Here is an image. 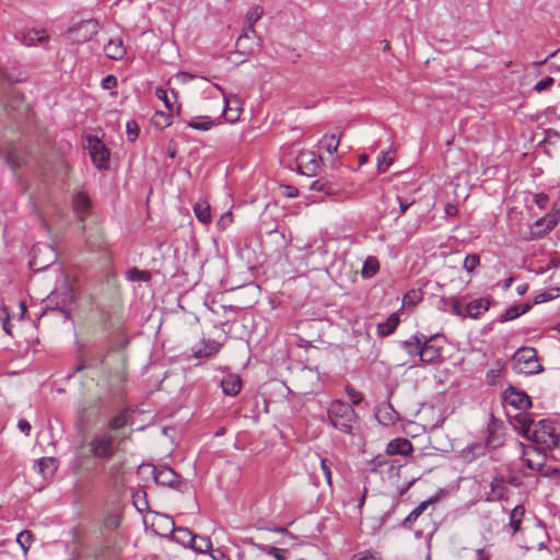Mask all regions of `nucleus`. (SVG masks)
<instances>
[{"label": "nucleus", "instance_id": "obj_11", "mask_svg": "<svg viewBox=\"0 0 560 560\" xmlns=\"http://www.w3.org/2000/svg\"><path fill=\"white\" fill-rule=\"evenodd\" d=\"M503 399L506 405L512 406L517 410H526L532 406L529 396L525 392L518 390L513 386H510L504 390Z\"/></svg>", "mask_w": 560, "mask_h": 560}, {"label": "nucleus", "instance_id": "obj_48", "mask_svg": "<svg viewBox=\"0 0 560 560\" xmlns=\"http://www.w3.org/2000/svg\"><path fill=\"white\" fill-rule=\"evenodd\" d=\"M176 532L179 535L177 537V540H179L182 542H185L187 540V541H189V544H191L192 541L197 540V535H194L192 532L188 528L179 527L176 529Z\"/></svg>", "mask_w": 560, "mask_h": 560}, {"label": "nucleus", "instance_id": "obj_20", "mask_svg": "<svg viewBox=\"0 0 560 560\" xmlns=\"http://www.w3.org/2000/svg\"><path fill=\"white\" fill-rule=\"evenodd\" d=\"M184 124L199 131H208L217 125L215 120L210 116H195L189 120H184Z\"/></svg>", "mask_w": 560, "mask_h": 560}, {"label": "nucleus", "instance_id": "obj_58", "mask_svg": "<svg viewBox=\"0 0 560 560\" xmlns=\"http://www.w3.org/2000/svg\"><path fill=\"white\" fill-rule=\"evenodd\" d=\"M212 560H232L224 551L220 548L212 549L209 553Z\"/></svg>", "mask_w": 560, "mask_h": 560}, {"label": "nucleus", "instance_id": "obj_61", "mask_svg": "<svg viewBox=\"0 0 560 560\" xmlns=\"http://www.w3.org/2000/svg\"><path fill=\"white\" fill-rule=\"evenodd\" d=\"M18 428L25 434L30 435L31 433V423L25 419H20L18 422Z\"/></svg>", "mask_w": 560, "mask_h": 560}, {"label": "nucleus", "instance_id": "obj_62", "mask_svg": "<svg viewBox=\"0 0 560 560\" xmlns=\"http://www.w3.org/2000/svg\"><path fill=\"white\" fill-rule=\"evenodd\" d=\"M445 214L450 217H455L458 213V207L456 203L448 202L445 206Z\"/></svg>", "mask_w": 560, "mask_h": 560}, {"label": "nucleus", "instance_id": "obj_10", "mask_svg": "<svg viewBox=\"0 0 560 560\" xmlns=\"http://www.w3.org/2000/svg\"><path fill=\"white\" fill-rule=\"evenodd\" d=\"M298 171L306 176H315L319 170V159L313 151H302L295 159Z\"/></svg>", "mask_w": 560, "mask_h": 560}, {"label": "nucleus", "instance_id": "obj_23", "mask_svg": "<svg viewBox=\"0 0 560 560\" xmlns=\"http://www.w3.org/2000/svg\"><path fill=\"white\" fill-rule=\"evenodd\" d=\"M35 468L44 478H48L55 475L57 463L52 457H43L36 462Z\"/></svg>", "mask_w": 560, "mask_h": 560}, {"label": "nucleus", "instance_id": "obj_7", "mask_svg": "<svg viewBox=\"0 0 560 560\" xmlns=\"http://www.w3.org/2000/svg\"><path fill=\"white\" fill-rule=\"evenodd\" d=\"M98 21L89 19L70 27L67 31V36L74 44H84L91 40L98 33Z\"/></svg>", "mask_w": 560, "mask_h": 560}, {"label": "nucleus", "instance_id": "obj_34", "mask_svg": "<svg viewBox=\"0 0 560 560\" xmlns=\"http://www.w3.org/2000/svg\"><path fill=\"white\" fill-rule=\"evenodd\" d=\"M192 550L199 553H210L212 548V541L209 537L197 536V540L190 544Z\"/></svg>", "mask_w": 560, "mask_h": 560}, {"label": "nucleus", "instance_id": "obj_30", "mask_svg": "<svg viewBox=\"0 0 560 560\" xmlns=\"http://www.w3.org/2000/svg\"><path fill=\"white\" fill-rule=\"evenodd\" d=\"M422 339L418 335H412L409 339L401 342V348L411 357H419L422 347Z\"/></svg>", "mask_w": 560, "mask_h": 560}, {"label": "nucleus", "instance_id": "obj_9", "mask_svg": "<svg viewBox=\"0 0 560 560\" xmlns=\"http://www.w3.org/2000/svg\"><path fill=\"white\" fill-rule=\"evenodd\" d=\"M89 151L91 159L98 170H107L109 167V150L97 137H89Z\"/></svg>", "mask_w": 560, "mask_h": 560}, {"label": "nucleus", "instance_id": "obj_42", "mask_svg": "<svg viewBox=\"0 0 560 560\" xmlns=\"http://www.w3.org/2000/svg\"><path fill=\"white\" fill-rule=\"evenodd\" d=\"M421 301V292L418 290H410L402 296V304L411 307Z\"/></svg>", "mask_w": 560, "mask_h": 560}, {"label": "nucleus", "instance_id": "obj_6", "mask_svg": "<svg viewBox=\"0 0 560 560\" xmlns=\"http://www.w3.org/2000/svg\"><path fill=\"white\" fill-rule=\"evenodd\" d=\"M57 260L55 248L47 243H37L32 247L30 266L35 271L48 268Z\"/></svg>", "mask_w": 560, "mask_h": 560}, {"label": "nucleus", "instance_id": "obj_4", "mask_svg": "<svg viewBox=\"0 0 560 560\" xmlns=\"http://www.w3.org/2000/svg\"><path fill=\"white\" fill-rule=\"evenodd\" d=\"M512 366L517 374L532 375L544 370L533 347H521L517 349L512 357Z\"/></svg>", "mask_w": 560, "mask_h": 560}, {"label": "nucleus", "instance_id": "obj_1", "mask_svg": "<svg viewBox=\"0 0 560 560\" xmlns=\"http://www.w3.org/2000/svg\"><path fill=\"white\" fill-rule=\"evenodd\" d=\"M533 421H524L522 425L523 434L530 441L542 445L547 448L558 446L560 434L557 432L555 423L549 419L540 420L534 429H532Z\"/></svg>", "mask_w": 560, "mask_h": 560}, {"label": "nucleus", "instance_id": "obj_46", "mask_svg": "<svg viewBox=\"0 0 560 560\" xmlns=\"http://www.w3.org/2000/svg\"><path fill=\"white\" fill-rule=\"evenodd\" d=\"M394 158L389 153H383L382 156L377 159V171L378 173H385L387 168L392 165Z\"/></svg>", "mask_w": 560, "mask_h": 560}, {"label": "nucleus", "instance_id": "obj_45", "mask_svg": "<svg viewBox=\"0 0 560 560\" xmlns=\"http://www.w3.org/2000/svg\"><path fill=\"white\" fill-rule=\"evenodd\" d=\"M127 278L131 281H148L150 279V275L148 271L132 268L127 271Z\"/></svg>", "mask_w": 560, "mask_h": 560}, {"label": "nucleus", "instance_id": "obj_44", "mask_svg": "<svg viewBox=\"0 0 560 560\" xmlns=\"http://www.w3.org/2000/svg\"><path fill=\"white\" fill-rule=\"evenodd\" d=\"M431 502H432V500L421 502L417 508H415L409 513V515L405 518L404 524H407V523L416 521L423 513V511L428 508V505Z\"/></svg>", "mask_w": 560, "mask_h": 560}, {"label": "nucleus", "instance_id": "obj_15", "mask_svg": "<svg viewBox=\"0 0 560 560\" xmlns=\"http://www.w3.org/2000/svg\"><path fill=\"white\" fill-rule=\"evenodd\" d=\"M413 446L412 443L405 438H397L392 440L386 447L387 455H401L408 456L412 453Z\"/></svg>", "mask_w": 560, "mask_h": 560}, {"label": "nucleus", "instance_id": "obj_63", "mask_svg": "<svg viewBox=\"0 0 560 560\" xmlns=\"http://www.w3.org/2000/svg\"><path fill=\"white\" fill-rule=\"evenodd\" d=\"M34 37L31 40H36L38 43L44 42L47 38L46 32L44 30L33 31Z\"/></svg>", "mask_w": 560, "mask_h": 560}, {"label": "nucleus", "instance_id": "obj_47", "mask_svg": "<svg viewBox=\"0 0 560 560\" xmlns=\"http://www.w3.org/2000/svg\"><path fill=\"white\" fill-rule=\"evenodd\" d=\"M127 138L130 142H135L139 137V126L137 121L130 120L126 126Z\"/></svg>", "mask_w": 560, "mask_h": 560}, {"label": "nucleus", "instance_id": "obj_40", "mask_svg": "<svg viewBox=\"0 0 560 560\" xmlns=\"http://www.w3.org/2000/svg\"><path fill=\"white\" fill-rule=\"evenodd\" d=\"M382 466H388L389 470L396 469L397 467H400V465L397 464L396 460L387 459L383 456H377L372 460V470L376 471Z\"/></svg>", "mask_w": 560, "mask_h": 560}, {"label": "nucleus", "instance_id": "obj_64", "mask_svg": "<svg viewBox=\"0 0 560 560\" xmlns=\"http://www.w3.org/2000/svg\"><path fill=\"white\" fill-rule=\"evenodd\" d=\"M476 560H490V556L485 551L483 548L476 550Z\"/></svg>", "mask_w": 560, "mask_h": 560}, {"label": "nucleus", "instance_id": "obj_53", "mask_svg": "<svg viewBox=\"0 0 560 560\" xmlns=\"http://www.w3.org/2000/svg\"><path fill=\"white\" fill-rule=\"evenodd\" d=\"M320 469L326 478L328 486H331V467L330 463L326 458L320 459Z\"/></svg>", "mask_w": 560, "mask_h": 560}, {"label": "nucleus", "instance_id": "obj_8", "mask_svg": "<svg viewBox=\"0 0 560 560\" xmlns=\"http://www.w3.org/2000/svg\"><path fill=\"white\" fill-rule=\"evenodd\" d=\"M153 477L158 485L184 492L187 485L180 476L170 466L161 465L153 467Z\"/></svg>", "mask_w": 560, "mask_h": 560}, {"label": "nucleus", "instance_id": "obj_5", "mask_svg": "<svg viewBox=\"0 0 560 560\" xmlns=\"http://www.w3.org/2000/svg\"><path fill=\"white\" fill-rule=\"evenodd\" d=\"M264 15V8L261 5L252 7L246 13L247 28L236 39V47L242 54H246L253 49V46L246 45V40L250 39V35L258 42L260 38L255 31V23L258 22Z\"/></svg>", "mask_w": 560, "mask_h": 560}, {"label": "nucleus", "instance_id": "obj_49", "mask_svg": "<svg viewBox=\"0 0 560 560\" xmlns=\"http://www.w3.org/2000/svg\"><path fill=\"white\" fill-rule=\"evenodd\" d=\"M345 390L353 405H359L362 401V394L351 385H346Z\"/></svg>", "mask_w": 560, "mask_h": 560}, {"label": "nucleus", "instance_id": "obj_32", "mask_svg": "<svg viewBox=\"0 0 560 560\" xmlns=\"http://www.w3.org/2000/svg\"><path fill=\"white\" fill-rule=\"evenodd\" d=\"M340 137L341 135L340 133H330V135H325L322 140H320V143H322V147L329 153V154H334L337 152L338 150V147H339V142H340Z\"/></svg>", "mask_w": 560, "mask_h": 560}, {"label": "nucleus", "instance_id": "obj_43", "mask_svg": "<svg viewBox=\"0 0 560 560\" xmlns=\"http://www.w3.org/2000/svg\"><path fill=\"white\" fill-rule=\"evenodd\" d=\"M480 264V257L477 254L467 255L464 259L463 268L468 272L472 273L477 266Z\"/></svg>", "mask_w": 560, "mask_h": 560}, {"label": "nucleus", "instance_id": "obj_18", "mask_svg": "<svg viewBox=\"0 0 560 560\" xmlns=\"http://www.w3.org/2000/svg\"><path fill=\"white\" fill-rule=\"evenodd\" d=\"M489 307L490 301L488 299H476L465 304L466 317L478 318L481 314L486 313Z\"/></svg>", "mask_w": 560, "mask_h": 560}, {"label": "nucleus", "instance_id": "obj_12", "mask_svg": "<svg viewBox=\"0 0 560 560\" xmlns=\"http://www.w3.org/2000/svg\"><path fill=\"white\" fill-rule=\"evenodd\" d=\"M217 89H219L221 92L223 90L221 86L217 85ZM223 94L224 98V108L222 110V114L228 122H235L240 119V116L243 112L242 102L241 100L235 95H225Z\"/></svg>", "mask_w": 560, "mask_h": 560}, {"label": "nucleus", "instance_id": "obj_19", "mask_svg": "<svg viewBox=\"0 0 560 560\" xmlns=\"http://www.w3.org/2000/svg\"><path fill=\"white\" fill-rule=\"evenodd\" d=\"M486 450L487 447L483 442H475L464 447L460 451L459 456L463 460L471 463L478 457L483 456L486 454Z\"/></svg>", "mask_w": 560, "mask_h": 560}, {"label": "nucleus", "instance_id": "obj_27", "mask_svg": "<svg viewBox=\"0 0 560 560\" xmlns=\"http://www.w3.org/2000/svg\"><path fill=\"white\" fill-rule=\"evenodd\" d=\"M487 448L495 450L503 444V436L495 425H489L483 442Z\"/></svg>", "mask_w": 560, "mask_h": 560}, {"label": "nucleus", "instance_id": "obj_35", "mask_svg": "<svg viewBox=\"0 0 560 560\" xmlns=\"http://www.w3.org/2000/svg\"><path fill=\"white\" fill-rule=\"evenodd\" d=\"M152 122L155 127H158L160 129H164V128L171 126L173 122L172 113H170V112L164 113V112L156 110L152 118Z\"/></svg>", "mask_w": 560, "mask_h": 560}, {"label": "nucleus", "instance_id": "obj_60", "mask_svg": "<svg viewBox=\"0 0 560 560\" xmlns=\"http://www.w3.org/2000/svg\"><path fill=\"white\" fill-rule=\"evenodd\" d=\"M246 544L257 548L258 550H260L261 552H265L267 555L269 553V549H271V547H272V546H268V545L258 544L253 538H248L246 540Z\"/></svg>", "mask_w": 560, "mask_h": 560}, {"label": "nucleus", "instance_id": "obj_41", "mask_svg": "<svg viewBox=\"0 0 560 560\" xmlns=\"http://www.w3.org/2000/svg\"><path fill=\"white\" fill-rule=\"evenodd\" d=\"M559 292H560L559 288H553V289L547 290L545 292H541L534 298V303L539 304V303H544L547 301H551L560 295Z\"/></svg>", "mask_w": 560, "mask_h": 560}, {"label": "nucleus", "instance_id": "obj_13", "mask_svg": "<svg viewBox=\"0 0 560 560\" xmlns=\"http://www.w3.org/2000/svg\"><path fill=\"white\" fill-rule=\"evenodd\" d=\"M433 337L423 336V343L420 349L419 358L424 364H436L443 361L442 348L431 343Z\"/></svg>", "mask_w": 560, "mask_h": 560}, {"label": "nucleus", "instance_id": "obj_29", "mask_svg": "<svg viewBox=\"0 0 560 560\" xmlns=\"http://www.w3.org/2000/svg\"><path fill=\"white\" fill-rule=\"evenodd\" d=\"M310 189L313 191L324 192L328 196L337 194L338 190L336 185L323 177L314 180L311 184Z\"/></svg>", "mask_w": 560, "mask_h": 560}, {"label": "nucleus", "instance_id": "obj_55", "mask_svg": "<svg viewBox=\"0 0 560 560\" xmlns=\"http://www.w3.org/2000/svg\"><path fill=\"white\" fill-rule=\"evenodd\" d=\"M352 560H381V556L377 552L364 551L354 556Z\"/></svg>", "mask_w": 560, "mask_h": 560}, {"label": "nucleus", "instance_id": "obj_59", "mask_svg": "<svg viewBox=\"0 0 560 560\" xmlns=\"http://www.w3.org/2000/svg\"><path fill=\"white\" fill-rule=\"evenodd\" d=\"M397 201L400 208L399 215H402L409 209V207L415 203V200L409 201L408 199H404L400 196H397Z\"/></svg>", "mask_w": 560, "mask_h": 560}, {"label": "nucleus", "instance_id": "obj_25", "mask_svg": "<svg viewBox=\"0 0 560 560\" xmlns=\"http://www.w3.org/2000/svg\"><path fill=\"white\" fill-rule=\"evenodd\" d=\"M399 324V316L396 313L390 314L386 320L377 324V334L381 337H387L394 332Z\"/></svg>", "mask_w": 560, "mask_h": 560}, {"label": "nucleus", "instance_id": "obj_28", "mask_svg": "<svg viewBox=\"0 0 560 560\" xmlns=\"http://www.w3.org/2000/svg\"><path fill=\"white\" fill-rule=\"evenodd\" d=\"M194 212L196 218L203 224L211 222V208L207 201H198L194 206Z\"/></svg>", "mask_w": 560, "mask_h": 560}, {"label": "nucleus", "instance_id": "obj_22", "mask_svg": "<svg viewBox=\"0 0 560 560\" xmlns=\"http://www.w3.org/2000/svg\"><path fill=\"white\" fill-rule=\"evenodd\" d=\"M530 307H532V305L529 303L513 305V306L509 307L508 310H505L504 313H502L499 316V322L505 323L509 320H513V319L520 317L521 315L527 313L530 310Z\"/></svg>", "mask_w": 560, "mask_h": 560}, {"label": "nucleus", "instance_id": "obj_56", "mask_svg": "<svg viewBox=\"0 0 560 560\" xmlns=\"http://www.w3.org/2000/svg\"><path fill=\"white\" fill-rule=\"evenodd\" d=\"M534 201L535 203L540 208V209H544L548 206L549 203V197L548 195L544 194V192H540V194H536L534 196Z\"/></svg>", "mask_w": 560, "mask_h": 560}, {"label": "nucleus", "instance_id": "obj_54", "mask_svg": "<svg viewBox=\"0 0 560 560\" xmlns=\"http://www.w3.org/2000/svg\"><path fill=\"white\" fill-rule=\"evenodd\" d=\"M101 85L104 90H112L117 86V78L113 74H108L103 78Z\"/></svg>", "mask_w": 560, "mask_h": 560}, {"label": "nucleus", "instance_id": "obj_50", "mask_svg": "<svg viewBox=\"0 0 560 560\" xmlns=\"http://www.w3.org/2000/svg\"><path fill=\"white\" fill-rule=\"evenodd\" d=\"M553 83H555V79L552 77H547V78L538 81L534 85V91L541 93V92L550 89L553 85Z\"/></svg>", "mask_w": 560, "mask_h": 560}, {"label": "nucleus", "instance_id": "obj_36", "mask_svg": "<svg viewBox=\"0 0 560 560\" xmlns=\"http://www.w3.org/2000/svg\"><path fill=\"white\" fill-rule=\"evenodd\" d=\"M128 423V413L126 411H119L117 415L108 420V429L117 431Z\"/></svg>", "mask_w": 560, "mask_h": 560}, {"label": "nucleus", "instance_id": "obj_21", "mask_svg": "<svg viewBox=\"0 0 560 560\" xmlns=\"http://www.w3.org/2000/svg\"><path fill=\"white\" fill-rule=\"evenodd\" d=\"M73 209L79 215L81 220H83L84 215L90 211L91 201L89 196L85 192H78L73 196Z\"/></svg>", "mask_w": 560, "mask_h": 560}, {"label": "nucleus", "instance_id": "obj_52", "mask_svg": "<svg viewBox=\"0 0 560 560\" xmlns=\"http://www.w3.org/2000/svg\"><path fill=\"white\" fill-rule=\"evenodd\" d=\"M0 320L2 323V328L3 330L11 335V331H10V325H9V312L7 310V307L4 305H0Z\"/></svg>", "mask_w": 560, "mask_h": 560}, {"label": "nucleus", "instance_id": "obj_57", "mask_svg": "<svg viewBox=\"0 0 560 560\" xmlns=\"http://www.w3.org/2000/svg\"><path fill=\"white\" fill-rule=\"evenodd\" d=\"M287 552H288V550H285V549L271 547V549H269L268 555L272 556L276 560H285Z\"/></svg>", "mask_w": 560, "mask_h": 560}, {"label": "nucleus", "instance_id": "obj_51", "mask_svg": "<svg viewBox=\"0 0 560 560\" xmlns=\"http://www.w3.org/2000/svg\"><path fill=\"white\" fill-rule=\"evenodd\" d=\"M452 308L455 315L466 317L465 304L462 303L460 299H452Z\"/></svg>", "mask_w": 560, "mask_h": 560}, {"label": "nucleus", "instance_id": "obj_37", "mask_svg": "<svg viewBox=\"0 0 560 560\" xmlns=\"http://www.w3.org/2000/svg\"><path fill=\"white\" fill-rule=\"evenodd\" d=\"M5 159L12 170H18L25 163L24 158L15 149L9 150Z\"/></svg>", "mask_w": 560, "mask_h": 560}, {"label": "nucleus", "instance_id": "obj_31", "mask_svg": "<svg viewBox=\"0 0 560 560\" xmlns=\"http://www.w3.org/2000/svg\"><path fill=\"white\" fill-rule=\"evenodd\" d=\"M525 514V509L523 505H516L510 512V522L509 525L512 528V534L517 533L521 529V524Z\"/></svg>", "mask_w": 560, "mask_h": 560}, {"label": "nucleus", "instance_id": "obj_39", "mask_svg": "<svg viewBox=\"0 0 560 560\" xmlns=\"http://www.w3.org/2000/svg\"><path fill=\"white\" fill-rule=\"evenodd\" d=\"M32 540H33V534L32 532L30 530H22L18 537H16V542L20 545V547L22 548L24 555L27 553L30 547H31V544H32Z\"/></svg>", "mask_w": 560, "mask_h": 560}, {"label": "nucleus", "instance_id": "obj_17", "mask_svg": "<svg viewBox=\"0 0 560 560\" xmlns=\"http://www.w3.org/2000/svg\"><path fill=\"white\" fill-rule=\"evenodd\" d=\"M104 54L108 59L121 60L126 55V47L121 38L109 39L104 46Z\"/></svg>", "mask_w": 560, "mask_h": 560}, {"label": "nucleus", "instance_id": "obj_16", "mask_svg": "<svg viewBox=\"0 0 560 560\" xmlns=\"http://www.w3.org/2000/svg\"><path fill=\"white\" fill-rule=\"evenodd\" d=\"M220 385L224 395L234 397L242 388V381L236 374H228L221 380Z\"/></svg>", "mask_w": 560, "mask_h": 560}, {"label": "nucleus", "instance_id": "obj_2", "mask_svg": "<svg viewBox=\"0 0 560 560\" xmlns=\"http://www.w3.org/2000/svg\"><path fill=\"white\" fill-rule=\"evenodd\" d=\"M330 424L338 431L351 434L358 415L351 405L342 400H334L327 410Z\"/></svg>", "mask_w": 560, "mask_h": 560}, {"label": "nucleus", "instance_id": "obj_14", "mask_svg": "<svg viewBox=\"0 0 560 560\" xmlns=\"http://www.w3.org/2000/svg\"><path fill=\"white\" fill-rule=\"evenodd\" d=\"M490 491L487 494V501L495 502L505 495L508 491L506 480L502 475H495L490 481Z\"/></svg>", "mask_w": 560, "mask_h": 560}, {"label": "nucleus", "instance_id": "obj_38", "mask_svg": "<svg viewBox=\"0 0 560 560\" xmlns=\"http://www.w3.org/2000/svg\"><path fill=\"white\" fill-rule=\"evenodd\" d=\"M221 345L215 341H209L206 343L203 350H198L195 352L196 358H207L213 354H217L220 351Z\"/></svg>", "mask_w": 560, "mask_h": 560}, {"label": "nucleus", "instance_id": "obj_26", "mask_svg": "<svg viewBox=\"0 0 560 560\" xmlns=\"http://www.w3.org/2000/svg\"><path fill=\"white\" fill-rule=\"evenodd\" d=\"M380 261L375 256H368L363 261L361 269V277L363 279H371L380 271Z\"/></svg>", "mask_w": 560, "mask_h": 560}, {"label": "nucleus", "instance_id": "obj_33", "mask_svg": "<svg viewBox=\"0 0 560 560\" xmlns=\"http://www.w3.org/2000/svg\"><path fill=\"white\" fill-rule=\"evenodd\" d=\"M171 94H172V96H170L167 91L164 90L163 88H158L155 90V96L159 100L163 101L165 107L167 108V110L170 113L173 112L174 103L176 102V98H177V93L174 90L171 91Z\"/></svg>", "mask_w": 560, "mask_h": 560}, {"label": "nucleus", "instance_id": "obj_24", "mask_svg": "<svg viewBox=\"0 0 560 560\" xmlns=\"http://www.w3.org/2000/svg\"><path fill=\"white\" fill-rule=\"evenodd\" d=\"M506 363L502 359L495 360L493 366L486 373V383L489 386H494L500 381L504 372Z\"/></svg>", "mask_w": 560, "mask_h": 560}, {"label": "nucleus", "instance_id": "obj_3", "mask_svg": "<svg viewBox=\"0 0 560 560\" xmlns=\"http://www.w3.org/2000/svg\"><path fill=\"white\" fill-rule=\"evenodd\" d=\"M118 444L109 432H98L91 436L86 447L92 458L109 460L117 452Z\"/></svg>", "mask_w": 560, "mask_h": 560}]
</instances>
